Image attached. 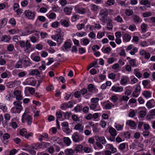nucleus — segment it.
<instances>
[{"label":"nucleus","instance_id":"obj_1","mask_svg":"<svg viewBox=\"0 0 155 155\" xmlns=\"http://www.w3.org/2000/svg\"><path fill=\"white\" fill-rule=\"evenodd\" d=\"M16 99L18 101H15L13 104L15 106L13 107L11 110V112L12 113L19 114L22 110V107L21 105V102H20L19 101L22 99V96L21 94L16 97Z\"/></svg>","mask_w":155,"mask_h":155},{"label":"nucleus","instance_id":"obj_2","mask_svg":"<svg viewBox=\"0 0 155 155\" xmlns=\"http://www.w3.org/2000/svg\"><path fill=\"white\" fill-rule=\"evenodd\" d=\"M99 99L97 97L93 98L91 100L89 107L91 110L94 111L99 110L101 108L98 102Z\"/></svg>","mask_w":155,"mask_h":155},{"label":"nucleus","instance_id":"obj_3","mask_svg":"<svg viewBox=\"0 0 155 155\" xmlns=\"http://www.w3.org/2000/svg\"><path fill=\"white\" fill-rule=\"evenodd\" d=\"M108 15V10L106 8H104L100 11L98 17L102 22L105 23L107 21Z\"/></svg>","mask_w":155,"mask_h":155},{"label":"nucleus","instance_id":"obj_4","mask_svg":"<svg viewBox=\"0 0 155 155\" xmlns=\"http://www.w3.org/2000/svg\"><path fill=\"white\" fill-rule=\"evenodd\" d=\"M29 113V110L28 108H26L25 112L22 116L21 120L23 122L24 120H25L28 125H30L32 122V118L31 115L28 114Z\"/></svg>","mask_w":155,"mask_h":155},{"label":"nucleus","instance_id":"obj_5","mask_svg":"<svg viewBox=\"0 0 155 155\" xmlns=\"http://www.w3.org/2000/svg\"><path fill=\"white\" fill-rule=\"evenodd\" d=\"M19 58H20L24 67H27L30 65V60L27 56L23 54H21L19 55Z\"/></svg>","mask_w":155,"mask_h":155},{"label":"nucleus","instance_id":"obj_6","mask_svg":"<svg viewBox=\"0 0 155 155\" xmlns=\"http://www.w3.org/2000/svg\"><path fill=\"white\" fill-rule=\"evenodd\" d=\"M75 10L78 13L81 14H83L85 13L90 12V10L87 8H84L82 7H80L78 5L74 6Z\"/></svg>","mask_w":155,"mask_h":155},{"label":"nucleus","instance_id":"obj_7","mask_svg":"<svg viewBox=\"0 0 155 155\" xmlns=\"http://www.w3.org/2000/svg\"><path fill=\"white\" fill-rule=\"evenodd\" d=\"M24 14L27 18L29 19H33L36 15L34 12L29 10H26L24 12Z\"/></svg>","mask_w":155,"mask_h":155},{"label":"nucleus","instance_id":"obj_8","mask_svg":"<svg viewBox=\"0 0 155 155\" xmlns=\"http://www.w3.org/2000/svg\"><path fill=\"white\" fill-rule=\"evenodd\" d=\"M52 38L56 41L58 44L59 45L61 43L63 40V35H55L51 36Z\"/></svg>","mask_w":155,"mask_h":155},{"label":"nucleus","instance_id":"obj_9","mask_svg":"<svg viewBox=\"0 0 155 155\" xmlns=\"http://www.w3.org/2000/svg\"><path fill=\"white\" fill-rule=\"evenodd\" d=\"M51 142L54 145L56 146L57 144H60L61 143V139L58 137L56 136L52 137H51L50 140Z\"/></svg>","mask_w":155,"mask_h":155},{"label":"nucleus","instance_id":"obj_10","mask_svg":"<svg viewBox=\"0 0 155 155\" xmlns=\"http://www.w3.org/2000/svg\"><path fill=\"white\" fill-rule=\"evenodd\" d=\"M73 106V103L71 101H69L67 103L62 104H61V108L62 110H65L68 108H71Z\"/></svg>","mask_w":155,"mask_h":155},{"label":"nucleus","instance_id":"obj_11","mask_svg":"<svg viewBox=\"0 0 155 155\" xmlns=\"http://www.w3.org/2000/svg\"><path fill=\"white\" fill-rule=\"evenodd\" d=\"M141 90V88L140 85L139 84L137 85L134 90L133 92V96L134 97H137L139 95Z\"/></svg>","mask_w":155,"mask_h":155},{"label":"nucleus","instance_id":"obj_12","mask_svg":"<svg viewBox=\"0 0 155 155\" xmlns=\"http://www.w3.org/2000/svg\"><path fill=\"white\" fill-rule=\"evenodd\" d=\"M146 105L148 109L154 107L155 106V102L154 100L152 99L147 101Z\"/></svg>","mask_w":155,"mask_h":155},{"label":"nucleus","instance_id":"obj_13","mask_svg":"<svg viewBox=\"0 0 155 155\" xmlns=\"http://www.w3.org/2000/svg\"><path fill=\"white\" fill-rule=\"evenodd\" d=\"M26 82L28 85L34 86H35L36 81L34 78H31L27 79Z\"/></svg>","mask_w":155,"mask_h":155},{"label":"nucleus","instance_id":"obj_14","mask_svg":"<svg viewBox=\"0 0 155 155\" xmlns=\"http://www.w3.org/2000/svg\"><path fill=\"white\" fill-rule=\"evenodd\" d=\"M111 90L116 92H121L123 91V87L121 86L114 85L112 87Z\"/></svg>","mask_w":155,"mask_h":155},{"label":"nucleus","instance_id":"obj_15","mask_svg":"<svg viewBox=\"0 0 155 155\" xmlns=\"http://www.w3.org/2000/svg\"><path fill=\"white\" fill-rule=\"evenodd\" d=\"M71 47V44L68 41L64 42V45L61 47V49L64 51H67V49L70 48Z\"/></svg>","mask_w":155,"mask_h":155},{"label":"nucleus","instance_id":"obj_16","mask_svg":"<svg viewBox=\"0 0 155 155\" xmlns=\"http://www.w3.org/2000/svg\"><path fill=\"white\" fill-rule=\"evenodd\" d=\"M72 138L75 143L79 142L81 140L77 132H75L72 134Z\"/></svg>","mask_w":155,"mask_h":155},{"label":"nucleus","instance_id":"obj_17","mask_svg":"<svg viewBox=\"0 0 155 155\" xmlns=\"http://www.w3.org/2000/svg\"><path fill=\"white\" fill-rule=\"evenodd\" d=\"M74 129L78 130L81 133L84 132V126L81 124H78L76 125L74 127Z\"/></svg>","mask_w":155,"mask_h":155},{"label":"nucleus","instance_id":"obj_18","mask_svg":"<svg viewBox=\"0 0 155 155\" xmlns=\"http://www.w3.org/2000/svg\"><path fill=\"white\" fill-rule=\"evenodd\" d=\"M36 147H35V144H32L31 145H25L24 146V148L23 150L28 151H30L31 149H35L36 150Z\"/></svg>","mask_w":155,"mask_h":155},{"label":"nucleus","instance_id":"obj_19","mask_svg":"<svg viewBox=\"0 0 155 155\" xmlns=\"http://www.w3.org/2000/svg\"><path fill=\"white\" fill-rule=\"evenodd\" d=\"M129 78L128 77L123 76L122 77L120 81V83L121 84L123 85H125L129 81Z\"/></svg>","mask_w":155,"mask_h":155},{"label":"nucleus","instance_id":"obj_20","mask_svg":"<svg viewBox=\"0 0 155 155\" xmlns=\"http://www.w3.org/2000/svg\"><path fill=\"white\" fill-rule=\"evenodd\" d=\"M96 140L97 141H99L101 142L103 144H105L107 142L104 137H101L99 136L97 137L96 138Z\"/></svg>","mask_w":155,"mask_h":155},{"label":"nucleus","instance_id":"obj_21","mask_svg":"<svg viewBox=\"0 0 155 155\" xmlns=\"http://www.w3.org/2000/svg\"><path fill=\"white\" fill-rule=\"evenodd\" d=\"M106 148L107 149L111 150L112 153L116 152L117 151L116 148L114 147L113 145L110 144H108L106 145Z\"/></svg>","mask_w":155,"mask_h":155},{"label":"nucleus","instance_id":"obj_22","mask_svg":"<svg viewBox=\"0 0 155 155\" xmlns=\"http://www.w3.org/2000/svg\"><path fill=\"white\" fill-rule=\"evenodd\" d=\"M72 9L73 8L71 7H66L64 8L63 10L66 15H69L71 14Z\"/></svg>","mask_w":155,"mask_h":155},{"label":"nucleus","instance_id":"obj_23","mask_svg":"<svg viewBox=\"0 0 155 155\" xmlns=\"http://www.w3.org/2000/svg\"><path fill=\"white\" fill-rule=\"evenodd\" d=\"M134 22L136 23H141L142 21V19L137 15H134L132 16Z\"/></svg>","mask_w":155,"mask_h":155},{"label":"nucleus","instance_id":"obj_24","mask_svg":"<svg viewBox=\"0 0 155 155\" xmlns=\"http://www.w3.org/2000/svg\"><path fill=\"white\" fill-rule=\"evenodd\" d=\"M11 38V37L9 35H5L3 36L1 38V41L5 42H7L9 41Z\"/></svg>","mask_w":155,"mask_h":155},{"label":"nucleus","instance_id":"obj_25","mask_svg":"<svg viewBox=\"0 0 155 155\" xmlns=\"http://www.w3.org/2000/svg\"><path fill=\"white\" fill-rule=\"evenodd\" d=\"M110 134L114 137H115L117 134V131L115 129L112 127H110L108 130Z\"/></svg>","mask_w":155,"mask_h":155},{"label":"nucleus","instance_id":"obj_26","mask_svg":"<svg viewBox=\"0 0 155 155\" xmlns=\"http://www.w3.org/2000/svg\"><path fill=\"white\" fill-rule=\"evenodd\" d=\"M152 93L149 91H144L142 93L143 95L146 99H148L151 96Z\"/></svg>","mask_w":155,"mask_h":155},{"label":"nucleus","instance_id":"obj_27","mask_svg":"<svg viewBox=\"0 0 155 155\" xmlns=\"http://www.w3.org/2000/svg\"><path fill=\"white\" fill-rule=\"evenodd\" d=\"M62 113V112L60 110L56 112V116L57 117L56 120H63L62 119L63 116Z\"/></svg>","mask_w":155,"mask_h":155},{"label":"nucleus","instance_id":"obj_28","mask_svg":"<svg viewBox=\"0 0 155 155\" xmlns=\"http://www.w3.org/2000/svg\"><path fill=\"white\" fill-rule=\"evenodd\" d=\"M131 88L132 87L130 86L126 87L125 88L126 91L125 92V94L127 96L130 95L132 92Z\"/></svg>","mask_w":155,"mask_h":155},{"label":"nucleus","instance_id":"obj_29","mask_svg":"<svg viewBox=\"0 0 155 155\" xmlns=\"http://www.w3.org/2000/svg\"><path fill=\"white\" fill-rule=\"evenodd\" d=\"M126 124L127 125H129L130 127H136V124L135 122L131 120H128L126 122Z\"/></svg>","mask_w":155,"mask_h":155},{"label":"nucleus","instance_id":"obj_30","mask_svg":"<svg viewBox=\"0 0 155 155\" xmlns=\"http://www.w3.org/2000/svg\"><path fill=\"white\" fill-rule=\"evenodd\" d=\"M150 115L149 114L147 116V118L150 120L153 118V117L155 116V109L151 110L150 111Z\"/></svg>","mask_w":155,"mask_h":155},{"label":"nucleus","instance_id":"obj_31","mask_svg":"<svg viewBox=\"0 0 155 155\" xmlns=\"http://www.w3.org/2000/svg\"><path fill=\"white\" fill-rule=\"evenodd\" d=\"M141 5H147V7H150V2L147 0H141L140 2Z\"/></svg>","mask_w":155,"mask_h":155},{"label":"nucleus","instance_id":"obj_32","mask_svg":"<svg viewBox=\"0 0 155 155\" xmlns=\"http://www.w3.org/2000/svg\"><path fill=\"white\" fill-rule=\"evenodd\" d=\"M35 144V147H36V150L38 149H41L42 150L45 149L43 142L40 143H37Z\"/></svg>","mask_w":155,"mask_h":155},{"label":"nucleus","instance_id":"obj_33","mask_svg":"<svg viewBox=\"0 0 155 155\" xmlns=\"http://www.w3.org/2000/svg\"><path fill=\"white\" fill-rule=\"evenodd\" d=\"M64 143L67 146H69L71 143V141L69 138L68 137H64L63 138Z\"/></svg>","mask_w":155,"mask_h":155},{"label":"nucleus","instance_id":"obj_34","mask_svg":"<svg viewBox=\"0 0 155 155\" xmlns=\"http://www.w3.org/2000/svg\"><path fill=\"white\" fill-rule=\"evenodd\" d=\"M74 151L71 149H67L64 151V153L65 155H73Z\"/></svg>","mask_w":155,"mask_h":155},{"label":"nucleus","instance_id":"obj_35","mask_svg":"<svg viewBox=\"0 0 155 155\" xmlns=\"http://www.w3.org/2000/svg\"><path fill=\"white\" fill-rule=\"evenodd\" d=\"M83 149V146L81 144H79L76 146L74 149V150L76 153L81 151Z\"/></svg>","mask_w":155,"mask_h":155},{"label":"nucleus","instance_id":"obj_36","mask_svg":"<svg viewBox=\"0 0 155 155\" xmlns=\"http://www.w3.org/2000/svg\"><path fill=\"white\" fill-rule=\"evenodd\" d=\"M20 31L18 28H16L9 30L8 32L10 34H15L19 33Z\"/></svg>","mask_w":155,"mask_h":155},{"label":"nucleus","instance_id":"obj_37","mask_svg":"<svg viewBox=\"0 0 155 155\" xmlns=\"http://www.w3.org/2000/svg\"><path fill=\"white\" fill-rule=\"evenodd\" d=\"M30 74L32 75H38L40 74V72L37 69H34L30 72Z\"/></svg>","mask_w":155,"mask_h":155},{"label":"nucleus","instance_id":"obj_38","mask_svg":"<svg viewBox=\"0 0 155 155\" xmlns=\"http://www.w3.org/2000/svg\"><path fill=\"white\" fill-rule=\"evenodd\" d=\"M89 40L87 38H83L81 40V43L82 45H86L89 42Z\"/></svg>","mask_w":155,"mask_h":155},{"label":"nucleus","instance_id":"obj_39","mask_svg":"<svg viewBox=\"0 0 155 155\" xmlns=\"http://www.w3.org/2000/svg\"><path fill=\"white\" fill-rule=\"evenodd\" d=\"M101 51L104 53L109 54L111 51V49L110 47L105 48L103 47L101 49Z\"/></svg>","mask_w":155,"mask_h":155},{"label":"nucleus","instance_id":"obj_40","mask_svg":"<svg viewBox=\"0 0 155 155\" xmlns=\"http://www.w3.org/2000/svg\"><path fill=\"white\" fill-rule=\"evenodd\" d=\"M114 106V105L111 103H107L105 105V108L106 109H110Z\"/></svg>","mask_w":155,"mask_h":155},{"label":"nucleus","instance_id":"obj_41","mask_svg":"<svg viewBox=\"0 0 155 155\" xmlns=\"http://www.w3.org/2000/svg\"><path fill=\"white\" fill-rule=\"evenodd\" d=\"M125 13L127 16H129L132 15L133 12L132 10L127 9L125 10Z\"/></svg>","mask_w":155,"mask_h":155},{"label":"nucleus","instance_id":"obj_42","mask_svg":"<svg viewBox=\"0 0 155 155\" xmlns=\"http://www.w3.org/2000/svg\"><path fill=\"white\" fill-rule=\"evenodd\" d=\"M63 131L67 134H69L71 132L72 130L70 129L69 127V126L66 127H64L62 128Z\"/></svg>","mask_w":155,"mask_h":155},{"label":"nucleus","instance_id":"obj_43","mask_svg":"<svg viewBox=\"0 0 155 155\" xmlns=\"http://www.w3.org/2000/svg\"><path fill=\"white\" fill-rule=\"evenodd\" d=\"M8 23L12 26H15L16 24V21L14 18H11L8 21Z\"/></svg>","mask_w":155,"mask_h":155},{"label":"nucleus","instance_id":"obj_44","mask_svg":"<svg viewBox=\"0 0 155 155\" xmlns=\"http://www.w3.org/2000/svg\"><path fill=\"white\" fill-rule=\"evenodd\" d=\"M82 108V105H78L76 107L74 108V111L75 112H78L81 111Z\"/></svg>","mask_w":155,"mask_h":155},{"label":"nucleus","instance_id":"obj_45","mask_svg":"<svg viewBox=\"0 0 155 155\" xmlns=\"http://www.w3.org/2000/svg\"><path fill=\"white\" fill-rule=\"evenodd\" d=\"M123 39L124 41L126 42H127L130 41L131 39V37L130 35L127 34H125L124 35L123 37Z\"/></svg>","mask_w":155,"mask_h":155},{"label":"nucleus","instance_id":"obj_46","mask_svg":"<svg viewBox=\"0 0 155 155\" xmlns=\"http://www.w3.org/2000/svg\"><path fill=\"white\" fill-rule=\"evenodd\" d=\"M79 16L75 14L73 15L71 18V21L72 22H75L79 19Z\"/></svg>","mask_w":155,"mask_h":155},{"label":"nucleus","instance_id":"obj_47","mask_svg":"<svg viewBox=\"0 0 155 155\" xmlns=\"http://www.w3.org/2000/svg\"><path fill=\"white\" fill-rule=\"evenodd\" d=\"M114 20L117 22L120 23H122L123 22V20L122 18L120 15H117V17H115Z\"/></svg>","mask_w":155,"mask_h":155},{"label":"nucleus","instance_id":"obj_48","mask_svg":"<svg viewBox=\"0 0 155 155\" xmlns=\"http://www.w3.org/2000/svg\"><path fill=\"white\" fill-rule=\"evenodd\" d=\"M31 45L30 41L28 40H27L25 42V46L26 49L25 51L28 50L30 48H31Z\"/></svg>","mask_w":155,"mask_h":155},{"label":"nucleus","instance_id":"obj_49","mask_svg":"<svg viewBox=\"0 0 155 155\" xmlns=\"http://www.w3.org/2000/svg\"><path fill=\"white\" fill-rule=\"evenodd\" d=\"M147 27V25L144 23H143L141 24L140 27L143 32L144 33L146 31Z\"/></svg>","mask_w":155,"mask_h":155},{"label":"nucleus","instance_id":"obj_50","mask_svg":"<svg viewBox=\"0 0 155 155\" xmlns=\"http://www.w3.org/2000/svg\"><path fill=\"white\" fill-rule=\"evenodd\" d=\"M87 89L89 92H91L95 89L94 85L92 84H89L88 86Z\"/></svg>","mask_w":155,"mask_h":155},{"label":"nucleus","instance_id":"obj_51","mask_svg":"<svg viewBox=\"0 0 155 155\" xmlns=\"http://www.w3.org/2000/svg\"><path fill=\"white\" fill-rule=\"evenodd\" d=\"M135 61V59H132L129 61V63L130 65L132 67H136L137 66Z\"/></svg>","mask_w":155,"mask_h":155},{"label":"nucleus","instance_id":"obj_52","mask_svg":"<svg viewBox=\"0 0 155 155\" xmlns=\"http://www.w3.org/2000/svg\"><path fill=\"white\" fill-rule=\"evenodd\" d=\"M22 62L20 58L19 61L17 62L15 65V68H21L22 67Z\"/></svg>","mask_w":155,"mask_h":155},{"label":"nucleus","instance_id":"obj_53","mask_svg":"<svg viewBox=\"0 0 155 155\" xmlns=\"http://www.w3.org/2000/svg\"><path fill=\"white\" fill-rule=\"evenodd\" d=\"M139 116L141 118L144 117L147 114L146 111L145 110H141L139 113Z\"/></svg>","mask_w":155,"mask_h":155},{"label":"nucleus","instance_id":"obj_54","mask_svg":"<svg viewBox=\"0 0 155 155\" xmlns=\"http://www.w3.org/2000/svg\"><path fill=\"white\" fill-rule=\"evenodd\" d=\"M31 41L33 43H35L38 41V39L35 36H32L29 38Z\"/></svg>","mask_w":155,"mask_h":155},{"label":"nucleus","instance_id":"obj_55","mask_svg":"<svg viewBox=\"0 0 155 155\" xmlns=\"http://www.w3.org/2000/svg\"><path fill=\"white\" fill-rule=\"evenodd\" d=\"M99 9V6L96 5L92 4L91 6V9L93 11H97Z\"/></svg>","mask_w":155,"mask_h":155},{"label":"nucleus","instance_id":"obj_56","mask_svg":"<svg viewBox=\"0 0 155 155\" xmlns=\"http://www.w3.org/2000/svg\"><path fill=\"white\" fill-rule=\"evenodd\" d=\"M6 63V61L2 58V56H0V65H5Z\"/></svg>","mask_w":155,"mask_h":155},{"label":"nucleus","instance_id":"obj_57","mask_svg":"<svg viewBox=\"0 0 155 155\" xmlns=\"http://www.w3.org/2000/svg\"><path fill=\"white\" fill-rule=\"evenodd\" d=\"M60 25L59 23L57 21L53 22L51 25V26L53 28H57Z\"/></svg>","mask_w":155,"mask_h":155},{"label":"nucleus","instance_id":"obj_58","mask_svg":"<svg viewBox=\"0 0 155 155\" xmlns=\"http://www.w3.org/2000/svg\"><path fill=\"white\" fill-rule=\"evenodd\" d=\"M61 23L64 27H67L69 26L68 22L67 21L65 20H63L62 21H61Z\"/></svg>","mask_w":155,"mask_h":155},{"label":"nucleus","instance_id":"obj_59","mask_svg":"<svg viewBox=\"0 0 155 155\" xmlns=\"http://www.w3.org/2000/svg\"><path fill=\"white\" fill-rule=\"evenodd\" d=\"M93 132L94 133H98L99 131V129L98 128L96 124L92 127Z\"/></svg>","mask_w":155,"mask_h":155},{"label":"nucleus","instance_id":"obj_60","mask_svg":"<svg viewBox=\"0 0 155 155\" xmlns=\"http://www.w3.org/2000/svg\"><path fill=\"white\" fill-rule=\"evenodd\" d=\"M132 79L130 81V84H134L137 83L138 81V80L134 77H132Z\"/></svg>","mask_w":155,"mask_h":155},{"label":"nucleus","instance_id":"obj_61","mask_svg":"<svg viewBox=\"0 0 155 155\" xmlns=\"http://www.w3.org/2000/svg\"><path fill=\"white\" fill-rule=\"evenodd\" d=\"M114 0H108L107 1L106 4L108 6L113 5L115 3Z\"/></svg>","mask_w":155,"mask_h":155},{"label":"nucleus","instance_id":"obj_62","mask_svg":"<svg viewBox=\"0 0 155 155\" xmlns=\"http://www.w3.org/2000/svg\"><path fill=\"white\" fill-rule=\"evenodd\" d=\"M110 99L114 103L118 100V97L116 95H113L111 96Z\"/></svg>","mask_w":155,"mask_h":155},{"label":"nucleus","instance_id":"obj_63","mask_svg":"<svg viewBox=\"0 0 155 155\" xmlns=\"http://www.w3.org/2000/svg\"><path fill=\"white\" fill-rule=\"evenodd\" d=\"M0 108L4 112H5L7 110V108L5 104L0 103Z\"/></svg>","mask_w":155,"mask_h":155},{"label":"nucleus","instance_id":"obj_64","mask_svg":"<svg viewBox=\"0 0 155 155\" xmlns=\"http://www.w3.org/2000/svg\"><path fill=\"white\" fill-rule=\"evenodd\" d=\"M14 48V46L12 44H9L8 45L7 47V50L9 51H12Z\"/></svg>","mask_w":155,"mask_h":155}]
</instances>
